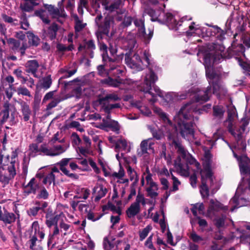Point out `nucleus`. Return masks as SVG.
<instances>
[{"instance_id":"nucleus-1","label":"nucleus","mask_w":250,"mask_h":250,"mask_svg":"<svg viewBox=\"0 0 250 250\" xmlns=\"http://www.w3.org/2000/svg\"><path fill=\"white\" fill-rule=\"evenodd\" d=\"M208 86L205 90H192L194 101L184 104L174 117V121L177 125V128L173 125L166 113L158 107H153V110L162 120L164 124L165 131L167 133L168 138L172 141V144L177 150L179 157H181L188 163L195 167L194 173L190 177V184L193 188L196 187V173L199 172L201 176L202 185L200 193L203 198L208 195V189L215 192L220 187V185L213 175L211 170V155L209 152H206L203 159L204 169L201 170L200 164L185 149L180 143L176 140L178 130L181 136L185 139L193 143L196 146H202L205 150L211 149L214 145V140L205 136L201 140H196L194 136V125L195 121L198 120L193 113L196 112L199 109L196 106L197 103L202 104L208 101L212 94L218 97L224 96L227 90L222 83H209Z\"/></svg>"},{"instance_id":"nucleus-2","label":"nucleus","mask_w":250,"mask_h":250,"mask_svg":"<svg viewBox=\"0 0 250 250\" xmlns=\"http://www.w3.org/2000/svg\"><path fill=\"white\" fill-rule=\"evenodd\" d=\"M143 79L144 83L139 86L138 89L146 94L145 96L150 102L154 103L157 100V95L164 98L167 103L184 99L188 96L187 94H179L174 92H168L164 95V92L154 85L158 78L151 69H148Z\"/></svg>"},{"instance_id":"nucleus-3","label":"nucleus","mask_w":250,"mask_h":250,"mask_svg":"<svg viewBox=\"0 0 250 250\" xmlns=\"http://www.w3.org/2000/svg\"><path fill=\"white\" fill-rule=\"evenodd\" d=\"M237 118L235 107L231 104L229 105L228 106V118L224 122V126L228 129L236 140L235 148L244 151L246 148V143L243 139V133L246 130V126L249 124V120L247 118H243L237 126L236 125Z\"/></svg>"},{"instance_id":"nucleus-4","label":"nucleus","mask_w":250,"mask_h":250,"mask_svg":"<svg viewBox=\"0 0 250 250\" xmlns=\"http://www.w3.org/2000/svg\"><path fill=\"white\" fill-rule=\"evenodd\" d=\"M123 0H114L110 3L105 4L104 8L109 11V13L105 17L102 24H100L102 16L100 15L96 17L95 22L101 27L104 34H108L110 28L113 26L115 21H119L122 20L126 13V10L123 8Z\"/></svg>"},{"instance_id":"nucleus-5","label":"nucleus","mask_w":250,"mask_h":250,"mask_svg":"<svg viewBox=\"0 0 250 250\" xmlns=\"http://www.w3.org/2000/svg\"><path fill=\"white\" fill-rule=\"evenodd\" d=\"M167 0H166L163 3H159L162 5L159 9L154 10L153 9H148L146 10V13L151 17V20L153 21H157L161 23L166 24L170 29L177 30L178 27L181 25V22L186 20H191V18L186 16L179 21V18L178 16H175L171 13H165L163 11V9L165 7L164 2Z\"/></svg>"},{"instance_id":"nucleus-6","label":"nucleus","mask_w":250,"mask_h":250,"mask_svg":"<svg viewBox=\"0 0 250 250\" xmlns=\"http://www.w3.org/2000/svg\"><path fill=\"white\" fill-rule=\"evenodd\" d=\"M120 98L115 93L107 94L104 97L100 98L98 100L100 106L101 112H104L105 114V118H103L102 125L104 127L111 128L113 131L117 132L119 130L120 127L117 122L112 120L110 118V111L116 108H119L120 104L116 103L110 104L111 102H115L119 100Z\"/></svg>"},{"instance_id":"nucleus-7","label":"nucleus","mask_w":250,"mask_h":250,"mask_svg":"<svg viewBox=\"0 0 250 250\" xmlns=\"http://www.w3.org/2000/svg\"><path fill=\"white\" fill-rule=\"evenodd\" d=\"M63 3L65 4L66 9L71 11L74 6V0H62L58 3L59 8H55L53 6L50 5L46 6L45 10H40L39 12V15L43 22L46 24L49 23L50 20L47 15L48 13L53 18L65 17L66 15L62 6Z\"/></svg>"},{"instance_id":"nucleus-8","label":"nucleus","mask_w":250,"mask_h":250,"mask_svg":"<svg viewBox=\"0 0 250 250\" xmlns=\"http://www.w3.org/2000/svg\"><path fill=\"white\" fill-rule=\"evenodd\" d=\"M194 22L189 26V29L186 32L187 35L189 36H202L203 38L210 37L216 38L222 42L225 39V32L217 26L210 27H201L194 26Z\"/></svg>"},{"instance_id":"nucleus-9","label":"nucleus","mask_w":250,"mask_h":250,"mask_svg":"<svg viewBox=\"0 0 250 250\" xmlns=\"http://www.w3.org/2000/svg\"><path fill=\"white\" fill-rule=\"evenodd\" d=\"M228 209V206H224L217 201L211 199L209 201L207 216L211 218L215 217L214 221L215 226L219 229L223 228L227 225L226 216L224 214L221 216H216V213L220 211L226 212Z\"/></svg>"},{"instance_id":"nucleus-10","label":"nucleus","mask_w":250,"mask_h":250,"mask_svg":"<svg viewBox=\"0 0 250 250\" xmlns=\"http://www.w3.org/2000/svg\"><path fill=\"white\" fill-rule=\"evenodd\" d=\"M143 54L144 60L146 62L145 65L150 64V54L148 51L145 50L144 51L141 49L137 50L133 56H131L130 52L125 54V62L126 64L131 69L136 71H140L143 69V62L141 59L140 55Z\"/></svg>"},{"instance_id":"nucleus-11","label":"nucleus","mask_w":250,"mask_h":250,"mask_svg":"<svg viewBox=\"0 0 250 250\" xmlns=\"http://www.w3.org/2000/svg\"><path fill=\"white\" fill-rule=\"evenodd\" d=\"M142 186H144L147 193V195L151 198H155L158 195V187L153 181L152 174L149 172L148 168L146 169L141 179Z\"/></svg>"},{"instance_id":"nucleus-12","label":"nucleus","mask_w":250,"mask_h":250,"mask_svg":"<svg viewBox=\"0 0 250 250\" xmlns=\"http://www.w3.org/2000/svg\"><path fill=\"white\" fill-rule=\"evenodd\" d=\"M245 191H242L240 185L236 191L234 196L229 201V208L231 211H233L235 208L247 206L250 201L245 198Z\"/></svg>"},{"instance_id":"nucleus-13","label":"nucleus","mask_w":250,"mask_h":250,"mask_svg":"<svg viewBox=\"0 0 250 250\" xmlns=\"http://www.w3.org/2000/svg\"><path fill=\"white\" fill-rule=\"evenodd\" d=\"M133 21L135 26L138 28L139 36L144 39L146 43H148L152 37L153 30L149 29L148 33H146L145 28L144 19L143 17H134Z\"/></svg>"},{"instance_id":"nucleus-14","label":"nucleus","mask_w":250,"mask_h":250,"mask_svg":"<svg viewBox=\"0 0 250 250\" xmlns=\"http://www.w3.org/2000/svg\"><path fill=\"white\" fill-rule=\"evenodd\" d=\"M69 145L66 144L62 145H55L52 147H50L46 145V146L42 147V150L43 155L55 156L61 155L69 147Z\"/></svg>"},{"instance_id":"nucleus-15","label":"nucleus","mask_w":250,"mask_h":250,"mask_svg":"<svg viewBox=\"0 0 250 250\" xmlns=\"http://www.w3.org/2000/svg\"><path fill=\"white\" fill-rule=\"evenodd\" d=\"M108 62L105 64L106 66L109 67V73L115 77L119 78L125 74V68L119 65L118 62L114 59L107 57Z\"/></svg>"},{"instance_id":"nucleus-16","label":"nucleus","mask_w":250,"mask_h":250,"mask_svg":"<svg viewBox=\"0 0 250 250\" xmlns=\"http://www.w3.org/2000/svg\"><path fill=\"white\" fill-rule=\"evenodd\" d=\"M154 144L153 140L149 138L142 141L140 145V148L137 149V154L139 157L146 156L148 154V151L154 152L152 146Z\"/></svg>"},{"instance_id":"nucleus-17","label":"nucleus","mask_w":250,"mask_h":250,"mask_svg":"<svg viewBox=\"0 0 250 250\" xmlns=\"http://www.w3.org/2000/svg\"><path fill=\"white\" fill-rule=\"evenodd\" d=\"M9 157H3L0 156V167H3V166H7V170L9 172V176L10 178H13L16 174V163L15 159L12 158L11 161L9 163Z\"/></svg>"},{"instance_id":"nucleus-18","label":"nucleus","mask_w":250,"mask_h":250,"mask_svg":"<svg viewBox=\"0 0 250 250\" xmlns=\"http://www.w3.org/2000/svg\"><path fill=\"white\" fill-rule=\"evenodd\" d=\"M104 246L105 250H121L124 246V250H130V246L121 241H109L104 240Z\"/></svg>"},{"instance_id":"nucleus-19","label":"nucleus","mask_w":250,"mask_h":250,"mask_svg":"<svg viewBox=\"0 0 250 250\" xmlns=\"http://www.w3.org/2000/svg\"><path fill=\"white\" fill-rule=\"evenodd\" d=\"M42 184L40 181H38V179H36V178H33L27 185L24 186V192L27 194L32 193L35 194L38 192Z\"/></svg>"},{"instance_id":"nucleus-20","label":"nucleus","mask_w":250,"mask_h":250,"mask_svg":"<svg viewBox=\"0 0 250 250\" xmlns=\"http://www.w3.org/2000/svg\"><path fill=\"white\" fill-rule=\"evenodd\" d=\"M135 34V33L129 32L125 37L122 40L123 48L130 52L133 51L136 46Z\"/></svg>"},{"instance_id":"nucleus-21","label":"nucleus","mask_w":250,"mask_h":250,"mask_svg":"<svg viewBox=\"0 0 250 250\" xmlns=\"http://www.w3.org/2000/svg\"><path fill=\"white\" fill-rule=\"evenodd\" d=\"M16 216L12 212L5 210L4 207L0 205V220L5 224H10L16 220Z\"/></svg>"},{"instance_id":"nucleus-22","label":"nucleus","mask_w":250,"mask_h":250,"mask_svg":"<svg viewBox=\"0 0 250 250\" xmlns=\"http://www.w3.org/2000/svg\"><path fill=\"white\" fill-rule=\"evenodd\" d=\"M60 173V171L58 168L56 167L52 168L49 173L42 177V183L46 186L47 188H49V186H51L52 184H53V186L54 185L56 174H59Z\"/></svg>"},{"instance_id":"nucleus-23","label":"nucleus","mask_w":250,"mask_h":250,"mask_svg":"<svg viewBox=\"0 0 250 250\" xmlns=\"http://www.w3.org/2000/svg\"><path fill=\"white\" fill-rule=\"evenodd\" d=\"M107 192V189L101 184H97L93 189L92 195L95 202L99 201Z\"/></svg>"},{"instance_id":"nucleus-24","label":"nucleus","mask_w":250,"mask_h":250,"mask_svg":"<svg viewBox=\"0 0 250 250\" xmlns=\"http://www.w3.org/2000/svg\"><path fill=\"white\" fill-rule=\"evenodd\" d=\"M70 160V158H63L61 161L57 163L56 165L59 167L60 170L64 173V174L73 179H77L78 178V175L75 174L70 173V171L65 167V166L68 164Z\"/></svg>"},{"instance_id":"nucleus-25","label":"nucleus","mask_w":250,"mask_h":250,"mask_svg":"<svg viewBox=\"0 0 250 250\" xmlns=\"http://www.w3.org/2000/svg\"><path fill=\"white\" fill-rule=\"evenodd\" d=\"M131 104L138 108L141 113L146 116H149L151 114L150 110L145 104L144 101L132 100Z\"/></svg>"},{"instance_id":"nucleus-26","label":"nucleus","mask_w":250,"mask_h":250,"mask_svg":"<svg viewBox=\"0 0 250 250\" xmlns=\"http://www.w3.org/2000/svg\"><path fill=\"white\" fill-rule=\"evenodd\" d=\"M39 67V64L36 60L28 61L25 64L26 72L31 73L36 78H40V75L37 73Z\"/></svg>"},{"instance_id":"nucleus-27","label":"nucleus","mask_w":250,"mask_h":250,"mask_svg":"<svg viewBox=\"0 0 250 250\" xmlns=\"http://www.w3.org/2000/svg\"><path fill=\"white\" fill-rule=\"evenodd\" d=\"M175 167L178 173L185 176L189 174V167L187 164H183L179 159L175 162Z\"/></svg>"},{"instance_id":"nucleus-28","label":"nucleus","mask_w":250,"mask_h":250,"mask_svg":"<svg viewBox=\"0 0 250 250\" xmlns=\"http://www.w3.org/2000/svg\"><path fill=\"white\" fill-rule=\"evenodd\" d=\"M73 189L76 193V195L74 196V199L86 200L90 195V190L86 188L74 186Z\"/></svg>"},{"instance_id":"nucleus-29","label":"nucleus","mask_w":250,"mask_h":250,"mask_svg":"<svg viewBox=\"0 0 250 250\" xmlns=\"http://www.w3.org/2000/svg\"><path fill=\"white\" fill-rule=\"evenodd\" d=\"M39 2L38 0H24L21 3L20 7L22 10L26 12L32 11L34 6L37 5Z\"/></svg>"},{"instance_id":"nucleus-30","label":"nucleus","mask_w":250,"mask_h":250,"mask_svg":"<svg viewBox=\"0 0 250 250\" xmlns=\"http://www.w3.org/2000/svg\"><path fill=\"white\" fill-rule=\"evenodd\" d=\"M45 218V224L48 228H50L53 226L58 225L56 222L54 212L51 208H48L47 209L46 212Z\"/></svg>"},{"instance_id":"nucleus-31","label":"nucleus","mask_w":250,"mask_h":250,"mask_svg":"<svg viewBox=\"0 0 250 250\" xmlns=\"http://www.w3.org/2000/svg\"><path fill=\"white\" fill-rule=\"evenodd\" d=\"M44 233L40 230L38 222L37 221L34 222L31 227L30 236H36V238L39 237L41 239H42L44 238Z\"/></svg>"},{"instance_id":"nucleus-32","label":"nucleus","mask_w":250,"mask_h":250,"mask_svg":"<svg viewBox=\"0 0 250 250\" xmlns=\"http://www.w3.org/2000/svg\"><path fill=\"white\" fill-rule=\"evenodd\" d=\"M75 93L78 98H80L82 96H90L93 93L91 91V90L88 87H85L83 86H77L74 89Z\"/></svg>"},{"instance_id":"nucleus-33","label":"nucleus","mask_w":250,"mask_h":250,"mask_svg":"<svg viewBox=\"0 0 250 250\" xmlns=\"http://www.w3.org/2000/svg\"><path fill=\"white\" fill-rule=\"evenodd\" d=\"M21 109L23 116V119L25 121H27L29 120L30 116L31 114V110H30L29 105L24 102L21 101L20 103Z\"/></svg>"},{"instance_id":"nucleus-34","label":"nucleus","mask_w":250,"mask_h":250,"mask_svg":"<svg viewBox=\"0 0 250 250\" xmlns=\"http://www.w3.org/2000/svg\"><path fill=\"white\" fill-rule=\"evenodd\" d=\"M248 160L250 161L249 159H248ZM239 167L242 174H248L250 175L249 187L250 190V167L248 166L247 162L242 161L239 162Z\"/></svg>"},{"instance_id":"nucleus-35","label":"nucleus","mask_w":250,"mask_h":250,"mask_svg":"<svg viewBox=\"0 0 250 250\" xmlns=\"http://www.w3.org/2000/svg\"><path fill=\"white\" fill-rule=\"evenodd\" d=\"M44 146H46V145H41L40 146L36 144L31 145L29 147V149L31 151V155L34 156L37 154H43L42 147Z\"/></svg>"},{"instance_id":"nucleus-36","label":"nucleus","mask_w":250,"mask_h":250,"mask_svg":"<svg viewBox=\"0 0 250 250\" xmlns=\"http://www.w3.org/2000/svg\"><path fill=\"white\" fill-rule=\"evenodd\" d=\"M140 211V207L135 203L131 204L130 207L127 209L126 213L127 216L129 217H132L138 214Z\"/></svg>"},{"instance_id":"nucleus-37","label":"nucleus","mask_w":250,"mask_h":250,"mask_svg":"<svg viewBox=\"0 0 250 250\" xmlns=\"http://www.w3.org/2000/svg\"><path fill=\"white\" fill-rule=\"evenodd\" d=\"M41 186L37 194V197L39 199H46L49 196V193L47 190H49L51 186H49V188H47L46 186L43 184Z\"/></svg>"},{"instance_id":"nucleus-38","label":"nucleus","mask_w":250,"mask_h":250,"mask_svg":"<svg viewBox=\"0 0 250 250\" xmlns=\"http://www.w3.org/2000/svg\"><path fill=\"white\" fill-rule=\"evenodd\" d=\"M41 87L45 89H48L52 84L51 75H48L40 80Z\"/></svg>"},{"instance_id":"nucleus-39","label":"nucleus","mask_w":250,"mask_h":250,"mask_svg":"<svg viewBox=\"0 0 250 250\" xmlns=\"http://www.w3.org/2000/svg\"><path fill=\"white\" fill-rule=\"evenodd\" d=\"M39 243L40 242L38 241L37 238H36V236H30V239L27 242V246L30 250H37L39 246Z\"/></svg>"},{"instance_id":"nucleus-40","label":"nucleus","mask_w":250,"mask_h":250,"mask_svg":"<svg viewBox=\"0 0 250 250\" xmlns=\"http://www.w3.org/2000/svg\"><path fill=\"white\" fill-rule=\"evenodd\" d=\"M128 146L127 141L123 138L118 139L116 142L115 149L116 151H119L120 149L125 150Z\"/></svg>"},{"instance_id":"nucleus-41","label":"nucleus","mask_w":250,"mask_h":250,"mask_svg":"<svg viewBox=\"0 0 250 250\" xmlns=\"http://www.w3.org/2000/svg\"><path fill=\"white\" fill-rule=\"evenodd\" d=\"M225 111V108L222 105H216L213 107L214 116L218 118H221Z\"/></svg>"},{"instance_id":"nucleus-42","label":"nucleus","mask_w":250,"mask_h":250,"mask_svg":"<svg viewBox=\"0 0 250 250\" xmlns=\"http://www.w3.org/2000/svg\"><path fill=\"white\" fill-rule=\"evenodd\" d=\"M102 82L104 83H106L108 85L118 87L120 86V84L122 83L121 80L119 81L117 79H113L110 77H108L102 81Z\"/></svg>"},{"instance_id":"nucleus-43","label":"nucleus","mask_w":250,"mask_h":250,"mask_svg":"<svg viewBox=\"0 0 250 250\" xmlns=\"http://www.w3.org/2000/svg\"><path fill=\"white\" fill-rule=\"evenodd\" d=\"M73 18L75 22V30L76 32H78L84 27L85 24L82 22L77 15H74Z\"/></svg>"},{"instance_id":"nucleus-44","label":"nucleus","mask_w":250,"mask_h":250,"mask_svg":"<svg viewBox=\"0 0 250 250\" xmlns=\"http://www.w3.org/2000/svg\"><path fill=\"white\" fill-rule=\"evenodd\" d=\"M7 42L9 47L14 51L18 50L20 46V42L13 38L7 39Z\"/></svg>"},{"instance_id":"nucleus-45","label":"nucleus","mask_w":250,"mask_h":250,"mask_svg":"<svg viewBox=\"0 0 250 250\" xmlns=\"http://www.w3.org/2000/svg\"><path fill=\"white\" fill-rule=\"evenodd\" d=\"M54 227L53 229L52 230L50 231V233L49 236V240H48V244L51 243L52 242L53 239L58 237L60 233V230L59 228L58 225L54 226Z\"/></svg>"},{"instance_id":"nucleus-46","label":"nucleus","mask_w":250,"mask_h":250,"mask_svg":"<svg viewBox=\"0 0 250 250\" xmlns=\"http://www.w3.org/2000/svg\"><path fill=\"white\" fill-rule=\"evenodd\" d=\"M112 175L113 177H114L115 178L122 180L123 181L121 182L123 183H128V180L127 179H122V178L125 175V171H124V169L122 167H120L118 172H113L112 173Z\"/></svg>"},{"instance_id":"nucleus-47","label":"nucleus","mask_w":250,"mask_h":250,"mask_svg":"<svg viewBox=\"0 0 250 250\" xmlns=\"http://www.w3.org/2000/svg\"><path fill=\"white\" fill-rule=\"evenodd\" d=\"M27 34L29 40V42L33 45L37 46L40 42L39 38L31 32H27Z\"/></svg>"},{"instance_id":"nucleus-48","label":"nucleus","mask_w":250,"mask_h":250,"mask_svg":"<svg viewBox=\"0 0 250 250\" xmlns=\"http://www.w3.org/2000/svg\"><path fill=\"white\" fill-rule=\"evenodd\" d=\"M127 172L129 176L130 181H133V183H137L138 181L137 173L130 167L127 168Z\"/></svg>"},{"instance_id":"nucleus-49","label":"nucleus","mask_w":250,"mask_h":250,"mask_svg":"<svg viewBox=\"0 0 250 250\" xmlns=\"http://www.w3.org/2000/svg\"><path fill=\"white\" fill-rule=\"evenodd\" d=\"M126 12H127L126 11ZM121 21H122L121 23V26L123 27H126L131 24L132 19L130 16H127L126 13H125V16H123V19Z\"/></svg>"},{"instance_id":"nucleus-50","label":"nucleus","mask_w":250,"mask_h":250,"mask_svg":"<svg viewBox=\"0 0 250 250\" xmlns=\"http://www.w3.org/2000/svg\"><path fill=\"white\" fill-rule=\"evenodd\" d=\"M58 29V26L55 24H52L48 29V35L49 38L53 40L56 38V32Z\"/></svg>"},{"instance_id":"nucleus-51","label":"nucleus","mask_w":250,"mask_h":250,"mask_svg":"<svg viewBox=\"0 0 250 250\" xmlns=\"http://www.w3.org/2000/svg\"><path fill=\"white\" fill-rule=\"evenodd\" d=\"M204 205L203 203H197L194 205L191 209V211L195 216H197V210H198L200 213L202 212L204 210Z\"/></svg>"},{"instance_id":"nucleus-52","label":"nucleus","mask_w":250,"mask_h":250,"mask_svg":"<svg viewBox=\"0 0 250 250\" xmlns=\"http://www.w3.org/2000/svg\"><path fill=\"white\" fill-rule=\"evenodd\" d=\"M16 91L18 95H22L29 97L32 96L28 89L24 86H19L16 90Z\"/></svg>"},{"instance_id":"nucleus-53","label":"nucleus","mask_w":250,"mask_h":250,"mask_svg":"<svg viewBox=\"0 0 250 250\" xmlns=\"http://www.w3.org/2000/svg\"><path fill=\"white\" fill-rule=\"evenodd\" d=\"M148 127L152 133L153 137L156 138L157 140H160L163 137V134L162 131L160 130H157L150 126H148Z\"/></svg>"},{"instance_id":"nucleus-54","label":"nucleus","mask_w":250,"mask_h":250,"mask_svg":"<svg viewBox=\"0 0 250 250\" xmlns=\"http://www.w3.org/2000/svg\"><path fill=\"white\" fill-rule=\"evenodd\" d=\"M189 238L195 243H199L204 240L203 237L198 235L194 230H192L189 235Z\"/></svg>"},{"instance_id":"nucleus-55","label":"nucleus","mask_w":250,"mask_h":250,"mask_svg":"<svg viewBox=\"0 0 250 250\" xmlns=\"http://www.w3.org/2000/svg\"><path fill=\"white\" fill-rule=\"evenodd\" d=\"M151 229V227L150 226H146L140 232V240L143 241L147 236L148 233Z\"/></svg>"},{"instance_id":"nucleus-56","label":"nucleus","mask_w":250,"mask_h":250,"mask_svg":"<svg viewBox=\"0 0 250 250\" xmlns=\"http://www.w3.org/2000/svg\"><path fill=\"white\" fill-rule=\"evenodd\" d=\"M172 179V188L171 189V191L172 192H175L179 189V186L181 185V182L174 175L171 174Z\"/></svg>"},{"instance_id":"nucleus-57","label":"nucleus","mask_w":250,"mask_h":250,"mask_svg":"<svg viewBox=\"0 0 250 250\" xmlns=\"http://www.w3.org/2000/svg\"><path fill=\"white\" fill-rule=\"evenodd\" d=\"M61 101L62 99L60 97L54 98L51 102L47 105V109L50 110L56 107Z\"/></svg>"},{"instance_id":"nucleus-58","label":"nucleus","mask_w":250,"mask_h":250,"mask_svg":"<svg viewBox=\"0 0 250 250\" xmlns=\"http://www.w3.org/2000/svg\"><path fill=\"white\" fill-rule=\"evenodd\" d=\"M134 203L140 206L141 204L145 206L146 204V200L143 194L139 193L136 197L135 202Z\"/></svg>"},{"instance_id":"nucleus-59","label":"nucleus","mask_w":250,"mask_h":250,"mask_svg":"<svg viewBox=\"0 0 250 250\" xmlns=\"http://www.w3.org/2000/svg\"><path fill=\"white\" fill-rule=\"evenodd\" d=\"M2 17L5 22L10 23L11 25H16L18 24V21L16 19H14L9 16L3 14Z\"/></svg>"},{"instance_id":"nucleus-60","label":"nucleus","mask_w":250,"mask_h":250,"mask_svg":"<svg viewBox=\"0 0 250 250\" xmlns=\"http://www.w3.org/2000/svg\"><path fill=\"white\" fill-rule=\"evenodd\" d=\"M21 28L24 30H27L29 26V24L26 19L25 14H23L21 16Z\"/></svg>"},{"instance_id":"nucleus-61","label":"nucleus","mask_w":250,"mask_h":250,"mask_svg":"<svg viewBox=\"0 0 250 250\" xmlns=\"http://www.w3.org/2000/svg\"><path fill=\"white\" fill-rule=\"evenodd\" d=\"M54 216L57 225L58 222L60 223V222H62L63 221H65L66 220V218L62 212H61L59 213H54Z\"/></svg>"},{"instance_id":"nucleus-62","label":"nucleus","mask_w":250,"mask_h":250,"mask_svg":"<svg viewBox=\"0 0 250 250\" xmlns=\"http://www.w3.org/2000/svg\"><path fill=\"white\" fill-rule=\"evenodd\" d=\"M83 48L86 50L92 51L95 48V45L92 40H89L84 43Z\"/></svg>"},{"instance_id":"nucleus-63","label":"nucleus","mask_w":250,"mask_h":250,"mask_svg":"<svg viewBox=\"0 0 250 250\" xmlns=\"http://www.w3.org/2000/svg\"><path fill=\"white\" fill-rule=\"evenodd\" d=\"M35 204L37 206L39 210L42 212H45L44 209L48 206V203L45 201H36Z\"/></svg>"},{"instance_id":"nucleus-64","label":"nucleus","mask_w":250,"mask_h":250,"mask_svg":"<svg viewBox=\"0 0 250 250\" xmlns=\"http://www.w3.org/2000/svg\"><path fill=\"white\" fill-rule=\"evenodd\" d=\"M157 173L158 175L161 177L169 176L168 171L165 167L158 168L157 171Z\"/></svg>"}]
</instances>
